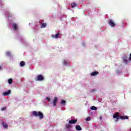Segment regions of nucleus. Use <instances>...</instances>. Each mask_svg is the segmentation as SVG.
<instances>
[{
	"label": "nucleus",
	"instance_id": "25",
	"mask_svg": "<svg viewBox=\"0 0 131 131\" xmlns=\"http://www.w3.org/2000/svg\"><path fill=\"white\" fill-rule=\"evenodd\" d=\"M6 107H2L1 108L2 111H5L6 110Z\"/></svg>",
	"mask_w": 131,
	"mask_h": 131
},
{
	"label": "nucleus",
	"instance_id": "1",
	"mask_svg": "<svg viewBox=\"0 0 131 131\" xmlns=\"http://www.w3.org/2000/svg\"><path fill=\"white\" fill-rule=\"evenodd\" d=\"M32 114L34 115V116H35L36 117H37V116H39V119H42L43 118V114L41 113V112H36V111H33L32 112Z\"/></svg>",
	"mask_w": 131,
	"mask_h": 131
},
{
	"label": "nucleus",
	"instance_id": "28",
	"mask_svg": "<svg viewBox=\"0 0 131 131\" xmlns=\"http://www.w3.org/2000/svg\"><path fill=\"white\" fill-rule=\"evenodd\" d=\"M119 118H116V122L118 121V120H119Z\"/></svg>",
	"mask_w": 131,
	"mask_h": 131
},
{
	"label": "nucleus",
	"instance_id": "29",
	"mask_svg": "<svg viewBox=\"0 0 131 131\" xmlns=\"http://www.w3.org/2000/svg\"><path fill=\"white\" fill-rule=\"evenodd\" d=\"M0 70H2V66H0Z\"/></svg>",
	"mask_w": 131,
	"mask_h": 131
},
{
	"label": "nucleus",
	"instance_id": "9",
	"mask_svg": "<svg viewBox=\"0 0 131 131\" xmlns=\"http://www.w3.org/2000/svg\"><path fill=\"white\" fill-rule=\"evenodd\" d=\"M119 118H120V119H128V116H119Z\"/></svg>",
	"mask_w": 131,
	"mask_h": 131
},
{
	"label": "nucleus",
	"instance_id": "18",
	"mask_svg": "<svg viewBox=\"0 0 131 131\" xmlns=\"http://www.w3.org/2000/svg\"><path fill=\"white\" fill-rule=\"evenodd\" d=\"M2 124L5 128H8V124H6V123L5 124V123L3 122Z\"/></svg>",
	"mask_w": 131,
	"mask_h": 131
},
{
	"label": "nucleus",
	"instance_id": "13",
	"mask_svg": "<svg viewBox=\"0 0 131 131\" xmlns=\"http://www.w3.org/2000/svg\"><path fill=\"white\" fill-rule=\"evenodd\" d=\"M76 130H81L82 128H81V127H80V125H78L76 126Z\"/></svg>",
	"mask_w": 131,
	"mask_h": 131
},
{
	"label": "nucleus",
	"instance_id": "30",
	"mask_svg": "<svg viewBox=\"0 0 131 131\" xmlns=\"http://www.w3.org/2000/svg\"><path fill=\"white\" fill-rule=\"evenodd\" d=\"M99 118L101 120H102V117H100Z\"/></svg>",
	"mask_w": 131,
	"mask_h": 131
},
{
	"label": "nucleus",
	"instance_id": "22",
	"mask_svg": "<svg viewBox=\"0 0 131 131\" xmlns=\"http://www.w3.org/2000/svg\"><path fill=\"white\" fill-rule=\"evenodd\" d=\"M61 104H62V105H65V104H66V101L64 100H61Z\"/></svg>",
	"mask_w": 131,
	"mask_h": 131
},
{
	"label": "nucleus",
	"instance_id": "16",
	"mask_svg": "<svg viewBox=\"0 0 131 131\" xmlns=\"http://www.w3.org/2000/svg\"><path fill=\"white\" fill-rule=\"evenodd\" d=\"M72 8H75V7H77V4L75 3H73L71 4Z\"/></svg>",
	"mask_w": 131,
	"mask_h": 131
},
{
	"label": "nucleus",
	"instance_id": "26",
	"mask_svg": "<svg viewBox=\"0 0 131 131\" xmlns=\"http://www.w3.org/2000/svg\"><path fill=\"white\" fill-rule=\"evenodd\" d=\"M46 100H47L49 102H50V101H51V99L49 97H47Z\"/></svg>",
	"mask_w": 131,
	"mask_h": 131
},
{
	"label": "nucleus",
	"instance_id": "21",
	"mask_svg": "<svg viewBox=\"0 0 131 131\" xmlns=\"http://www.w3.org/2000/svg\"><path fill=\"white\" fill-rule=\"evenodd\" d=\"M6 56H7L8 57H11V53L9 52H7L6 53Z\"/></svg>",
	"mask_w": 131,
	"mask_h": 131
},
{
	"label": "nucleus",
	"instance_id": "19",
	"mask_svg": "<svg viewBox=\"0 0 131 131\" xmlns=\"http://www.w3.org/2000/svg\"><path fill=\"white\" fill-rule=\"evenodd\" d=\"M8 83L9 84H12V83H13V79L10 78L8 79Z\"/></svg>",
	"mask_w": 131,
	"mask_h": 131
},
{
	"label": "nucleus",
	"instance_id": "6",
	"mask_svg": "<svg viewBox=\"0 0 131 131\" xmlns=\"http://www.w3.org/2000/svg\"><path fill=\"white\" fill-rule=\"evenodd\" d=\"M58 102V98L57 97H55L54 99L53 100V106L55 107V106H57V102Z\"/></svg>",
	"mask_w": 131,
	"mask_h": 131
},
{
	"label": "nucleus",
	"instance_id": "7",
	"mask_svg": "<svg viewBox=\"0 0 131 131\" xmlns=\"http://www.w3.org/2000/svg\"><path fill=\"white\" fill-rule=\"evenodd\" d=\"M10 94H11V90H8L7 92L3 93V96L6 97L7 96H9Z\"/></svg>",
	"mask_w": 131,
	"mask_h": 131
},
{
	"label": "nucleus",
	"instance_id": "5",
	"mask_svg": "<svg viewBox=\"0 0 131 131\" xmlns=\"http://www.w3.org/2000/svg\"><path fill=\"white\" fill-rule=\"evenodd\" d=\"M76 122H77V120H76V119L71 120L69 121V123L70 124H75V123H76Z\"/></svg>",
	"mask_w": 131,
	"mask_h": 131
},
{
	"label": "nucleus",
	"instance_id": "10",
	"mask_svg": "<svg viewBox=\"0 0 131 131\" xmlns=\"http://www.w3.org/2000/svg\"><path fill=\"white\" fill-rule=\"evenodd\" d=\"M60 36V34L57 33L55 36L54 35H52V37L53 38H59V37Z\"/></svg>",
	"mask_w": 131,
	"mask_h": 131
},
{
	"label": "nucleus",
	"instance_id": "15",
	"mask_svg": "<svg viewBox=\"0 0 131 131\" xmlns=\"http://www.w3.org/2000/svg\"><path fill=\"white\" fill-rule=\"evenodd\" d=\"M20 66L21 67H23L24 66H25V62L21 61L20 62Z\"/></svg>",
	"mask_w": 131,
	"mask_h": 131
},
{
	"label": "nucleus",
	"instance_id": "17",
	"mask_svg": "<svg viewBox=\"0 0 131 131\" xmlns=\"http://www.w3.org/2000/svg\"><path fill=\"white\" fill-rule=\"evenodd\" d=\"M91 110H98V108L95 106H92L90 107Z\"/></svg>",
	"mask_w": 131,
	"mask_h": 131
},
{
	"label": "nucleus",
	"instance_id": "23",
	"mask_svg": "<svg viewBox=\"0 0 131 131\" xmlns=\"http://www.w3.org/2000/svg\"><path fill=\"white\" fill-rule=\"evenodd\" d=\"M123 61H124L125 64H127L128 61L126 60V58H123Z\"/></svg>",
	"mask_w": 131,
	"mask_h": 131
},
{
	"label": "nucleus",
	"instance_id": "4",
	"mask_svg": "<svg viewBox=\"0 0 131 131\" xmlns=\"http://www.w3.org/2000/svg\"><path fill=\"white\" fill-rule=\"evenodd\" d=\"M13 30H15V31H17L18 29H19V27L18 26V25L16 24H13L12 26Z\"/></svg>",
	"mask_w": 131,
	"mask_h": 131
},
{
	"label": "nucleus",
	"instance_id": "8",
	"mask_svg": "<svg viewBox=\"0 0 131 131\" xmlns=\"http://www.w3.org/2000/svg\"><path fill=\"white\" fill-rule=\"evenodd\" d=\"M99 74V72L97 71L93 72L91 73V76H96V75H98Z\"/></svg>",
	"mask_w": 131,
	"mask_h": 131
},
{
	"label": "nucleus",
	"instance_id": "27",
	"mask_svg": "<svg viewBox=\"0 0 131 131\" xmlns=\"http://www.w3.org/2000/svg\"><path fill=\"white\" fill-rule=\"evenodd\" d=\"M129 61H131V53L129 54Z\"/></svg>",
	"mask_w": 131,
	"mask_h": 131
},
{
	"label": "nucleus",
	"instance_id": "14",
	"mask_svg": "<svg viewBox=\"0 0 131 131\" xmlns=\"http://www.w3.org/2000/svg\"><path fill=\"white\" fill-rule=\"evenodd\" d=\"M66 128H71L72 127V125H70V124H66Z\"/></svg>",
	"mask_w": 131,
	"mask_h": 131
},
{
	"label": "nucleus",
	"instance_id": "11",
	"mask_svg": "<svg viewBox=\"0 0 131 131\" xmlns=\"http://www.w3.org/2000/svg\"><path fill=\"white\" fill-rule=\"evenodd\" d=\"M119 113H115V115H113V118H119Z\"/></svg>",
	"mask_w": 131,
	"mask_h": 131
},
{
	"label": "nucleus",
	"instance_id": "24",
	"mask_svg": "<svg viewBox=\"0 0 131 131\" xmlns=\"http://www.w3.org/2000/svg\"><path fill=\"white\" fill-rule=\"evenodd\" d=\"M86 121H90L91 120V118L90 117H87L85 119Z\"/></svg>",
	"mask_w": 131,
	"mask_h": 131
},
{
	"label": "nucleus",
	"instance_id": "20",
	"mask_svg": "<svg viewBox=\"0 0 131 131\" xmlns=\"http://www.w3.org/2000/svg\"><path fill=\"white\" fill-rule=\"evenodd\" d=\"M63 63L64 65H68V64H69V61H68V60H63Z\"/></svg>",
	"mask_w": 131,
	"mask_h": 131
},
{
	"label": "nucleus",
	"instance_id": "2",
	"mask_svg": "<svg viewBox=\"0 0 131 131\" xmlns=\"http://www.w3.org/2000/svg\"><path fill=\"white\" fill-rule=\"evenodd\" d=\"M44 78L42 75H38L35 78L36 81H41L43 80Z\"/></svg>",
	"mask_w": 131,
	"mask_h": 131
},
{
	"label": "nucleus",
	"instance_id": "12",
	"mask_svg": "<svg viewBox=\"0 0 131 131\" xmlns=\"http://www.w3.org/2000/svg\"><path fill=\"white\" fill-rule=\"evenodd\" d=\"M46 27H47V24L46 23L41 24L40 28H46Z\"/></svg>",
	"mask_w": 131,
	"mask_h": 131
},
{
	"label": "nucleus",
	"instance_id": "3",
	"mask_svg": "<svg viewBox=\"0 0 131 131\" xmlns=\"http://www.w3.org/2000/svg\"><path fill=\"white\" fill-rule=\"evenodd\" d=\"M108 24L111 27H115V26H116V24H115L112 19H110L108 21Z\"/></svg>",
	"mask_w": 131,
	"mask_h": 131
}]
</instances>
